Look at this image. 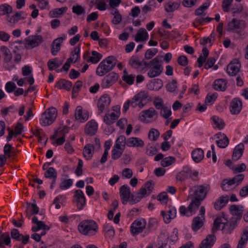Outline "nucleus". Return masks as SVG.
Wrapping results in <instances>:
<instances>
[{
	"mask_svg": "<svg viewBox=\"0 0 248 248\" xmlns=\"http://www.w3.org/2000/svg\"><path fill=\"white\" fill-rule=\"evenodd\" d=\"M188 186L189 187L190 193L193 191L194 188L195 189L194 198L188 205V210L193 212L196 211L199 208L201 202L205 199L207 193L209 191L210 186L209 184H207L196 186L193 187L189 185Z\"/></svg>",
	"mask_w": 248,
	"mask_h": 248,
	"instance_id": "1",
	"label": "nucleus"
},
{
	"mask_svg": "<svg viewBox=\"0 0 248 248\" xmlns=\"http://www.w3.org/2000/svg\"><path fill=\"white\" fill-rule=\"evenodd\" d=\"M240 220L237 217V218L232 217L228 221L227 217L222 213L221 216L217 217L214 220V226L212 229V232L215 233L217 230H223L225 228L226 233L231 234L237 226Z\"/></svg>",
	"mask_w": 248,
	"mask_h": 248,
	"instance_id": "2",
	"label": "nucleus"
},
{
	"mask_svg": "<svg viewBox=\"0 0 248 248\" xmlns=\"http://www.w3.org/2000/svg\"><path fill=\"white\" fill-rule=\"evenodd\" d=\"M117 59L113 56H110L103 60L96 68V73L99 76H103L112 70L115 66Z\"/></svg>",
	"mask_w": 248,
	"mask_h": 248,
	"instance_id": "3",
	"label": "nucleus"
},
{
	"mask_svg": "<svg viewBox=\"0 0 248 248\" xmlns=\"http://www.w3.org/2000/svg\"><path fill=\"white\" fill-rule=\"evenodd\" d=\"M120 195L123 204L125 205L129 201L131 205L135 204L140 201L142 196H135L131 194L129 187L127 185H124L120 188Z\"/></svg>",
	"mask_w": 248,
	"mask_h": 248,
	"instance_id": "4",
	"label": "nucleus"
},
{
	"mask_svg": "<svg viewBox=\"0 0 248 248\" xmlns=\"http://www.w3.org/2000/svg\"><path fill=\"white\" fill-rule=\"evenodd\" d=\"M78 229L84 235L92 236L97 232L98 225L93 220H84L79 224Z\"/></svg>",
	"mask_w": 248,
	"mask_h": 248,
	"instance_id": "5",
	"label": "nucleus"
},
{
	"mask_svg": "<svg viewBox=\"0 0 248 248\" xmlns=\"http://www.w3.org/2000/svg\"><path fill=\"white\" fill-rule=\"evenodd\" d=\"M57 116V109L55 108L51 107L42 114L40 123L43 126L49 125L54 122Z\"/></svg>",
	"mask_w": 248,
	"mask_h": 248,
	"instance_id": "6",
	"label": "nucleus"
},
{
	"mask_svg": "<svg viewBox=\"0 0 248 248\" xmlns=\"http://www.w3.org/2000/svg\"><path fill=\"white\" fill-rule=\"evenodd\" d=\"M246 27V24L245 21L233 18L228 24L227 31L240 34V36H241V33Z\"/></svg>",
	"mask_w": 248,
	"mask_h": 248,
	"instance_id": "7",
	"label": "nucleus"
},
{
	"mask_svg": "<svg viewBox=\"0 0 248 248\" xmlns=\"http://www.w3.org/2000/svg\"><path fill=\"white\" fill-rule=\"evenodd\" d=\"M205 209L204 207L201 206L200 210L199 215L195 217L192 221L191 228L194 231L198 230L203 225L204 222L205 221Z\"/></svg>",
	"mask_w": 248,
	"mask_h": 248,
	"instance_id": "8",
	"label": "nucleus"
},
{
	"mask_svg": "<svg viewBox=\"0 0 248 248\" xmlns=\"http://www.w3.org/2000/svg\"><path fill=\"white\" fill-rule=\"evenodd\" d=\"M146 223L144 219L135 220L130 226V232L133 236H136L143 232Z\"/></svg>",
	"mask_w": 248,
	"mask_h": 248,
	"instance_id": "9",
	"label": "nucleus"
},
{
	"mask_svg": "<svg viewBox=\"0 0 248 248\" xmlns=\"http://www.w3.org/2000/svg\"><path fill=\"white\" fill-rule=\"evenodd\" d=\"M148 97L147 93L145 92H140L130 100L131 106L133 108H136L139 106L140 108H142L145 104L143 103L142 101L146 100Z\"/></svg>",
	"mask_w": 248,
	"mask_h": 248,
	"instance_id": "10",
	"label": "nucleus"
},
{
	"mask_svg": "<svg viewBox=\"0 0 248 248\" xmlns=\"http://www.w3.org/2000/svg\"><path fill=\"white\" fill-rule=\"evenodd\" d=\"M26 42L25 47L31 49L39 46L43 41V37L40 35L30 36L25 39Z\"/></svg>",
	"mask_w": 248,
	"mask_h": 248,
	"instance_id": "11",
	"label": "nucleus"
},
{
	"mask_svg": "<svg viewBox=\"0 0 248 248\" xmlns=\"http://www.w3.org/2000/svg\"><path fill=\"white\" fill-rule=\"evenodd\" d=\"M153 64L152 67L149 70L147 75L150 78H154L159 76L163 72V67L162 65V61L161 59L158 60V62Z\"/></svg>",
	"mask_w": 248,
	"mask_h": 248,
	"instance_id": "12",
	"label": "nucleus"
},
{
	"mask_svg": "<svg viewBox=\"0 0 248 248\" xmlns=\"http://www.w3.org/2000/svg\"><path fill=\"white\" fill-rule=\"evenodd\" d=\"M110 97L107 94L100 97L97 102V108L98 114L102 113L105 109H107L110 103Z\"/></svg>",
	"mask_w": 248,
	"mask_h": 248,
	"instance_id": "13",
	"label": "nucleus"
},
{
	"mask_svg": "<svg viewBox=\"0 0 248 248\" xmlns=\"http://www.w3.org/2000/svg\"><path fill=\"white\" fill-rule=\"evenodd\" d=\"M119 76L115 73L111 72L106 76L102 80V88H108L111 86L118 79Z\"/></svg>",
	"mask_w": 248,
	"mask_h": 248,
	"instance_id": "14",
	"label": "nucleus"
},
{
	"mask_svg": "<svg viewBox=\"0 0 248 248\" xmlns=\"http://www.w3.org/2000/svg\"><path fill=\"white\" fill-rule=\"evenodd\" d=\"M74 197L78 208L82 209L86 204V198L83 191L80 189L76 190L74 192Z\"/></svg>",
	"mask_w": 248,
	"mask_h": 248,
	"instance_id": "15",
	"label": "nucleus"
},
{
	"mask_svg": "<svg viewBox=\"0 0 248 248\" xmlns=\"http://www.w3.org/2000/svg\"><path fill=\"white\" fill-rule=\"evenodd\" d=\"M156 114L157 112L154 108L151 107L149 109L143 110L141 112L140 115V120L143 123H149V121L147 120V119H151Z\"/></svg>",
	"mask_w": 248,
	"mask_h": 248,
	"instance_id": "16",
	"label": "nucleus"
},
{
	"mask_svg": "<svg viewBox=\"0 0 248 248\" xmlns=\"http://www.w3.org/2000/svg\"><path fill=\"white\" fill-rule=\"evenodd\" d=\"M242 103L241 101L237 98H234L231 102V113L233 115L239 114L242 109Z\"/></svg>",
	"mask_w": 248,
	"mask_h": 248,
	"instance_id": "17",
	"label": "nucleus"
},
{
	"mask_svg": "<svg viewBox=\"0 0 248 248\" xmlns=\"http://www.w3.org/2000/svg\"><path fill=\"white\" fill-rule=\"evenodd\" d=\"M11 237L16 241H22V243L25 245L29 241L30 237L29 235L24 236L19 233V231L16 229H13L11 232Z\"/></svg>",
	"mask_w": 248,
	"mask_h": 248,
	"instance_id": "18",
	"label": "nucleus"
},
{
	"mask_svg": "<svg viewBox=\"0 0 248 248\" xmlns=\"http://www.w3.org/2000/svg\"><path fill=\"white\" fill-rule=\"evenodd\" d=\"M244 207L242 205H232L229 207V210L232 215L233 218H239L240 220L244 211Z\"/></svg>",
	"mask_w": 248,
	"mask_h": 248,
	"instance_id": "19",
	"label": "nucleus"
},
{
	"mask_svg": "<svg viewBox=\"0 0 248 248\" xmlns=\"http://www.w3.org/2000/svg\"><path fill=\"white\" fill-rule=\"evenodd\" d=\"M216 237L214 234H208L203 240L198 248H211L214 244Z\"/></svg>",
	"mask_w": 248,
	"mask_h": 248,
	"instance_id": "20",
	"label": "nucleus"
},
{
	"mask_svg": "<svg viewBox=\"0 0 248 248\" xmlns=\"http://www.w3.org/2000/svg\"><path fill=\"white\" fill-rule=\"evenodd\" d=\"M66 38L65 35L55 39L51 44V52L53 56L56 55L61 49V44Z\"/></svg>",
	"mask_w": 248,
	"mask_h": 248,
	"instance_id": "21",
	"label": "nucleus"
},
{
	"mask_svg": "<svg viewBox=\"0 0 248 248\" xmlns=\"http://www.w3.org/2000/svg\"><path fill=\"white\" fill-rule=\"evenodd\" d=\"M97 127V123L94 120H92L87 124L85 128V132L88 135L93 136L96 133Z\"/></svg>",
	"mask_w": 248,
	"mask_h": 248,
	"instance_id": "22",
	"label": "nucleus"
},
{
	"mask_svg": "<svg viewBox=\"0 0 248 248\" xmlns=\"http://www.w3.org/2000/svg\"><path fill=\"white\" fill-rule=\"evenodd\" d=\"M144 144L143 141L139 138L131 137L126 140V145L130 147H142Z\"/></svg>",
	"mask_w": 248,
	"mask_h": 248,
	"instance_id": "23",
	"label": "nucleus"
},
{
	"mask_svg": "<svg viewBox=\"0 0 248 248\" xmlns=\"http://www.w3.org/2000/svg\"><path fill=\"white\" fill-rule=\"evenodd\" d=\"M229 200V197L227 195L221 196L214 203V206L215 209L217 210H220L227 204Z\"/></svg>",
	"mask_w": 248,
	"mask_h": 248,
	"instance_id": "24",
	"label": "nucleus"
},
{
	"mask_svg": "<svg viewBox=\"0 0 248 248\" xmlns=\"http://www.w3.org/2000/svg\"><path fill=\"white\" fill-rule=\"evenodd\" d=\"M141 61L139 56L134 55L130 57L128 62V64L133 68L143 70L144 69V67L141 68Z\"/></svg>",
	"mask_w": 248,
	"mask_h": 248,
	"instance_id": "25",
	"label": "nucleus"
},
{
	"mask_svg": "<svg viewBox=\"0 0 248 248\" xmlns=\"http://www.w3.org/2000/svg\"><path fill=\"white\" fill-rule=\"evenodd\" d=\"M75 118L79 120L80 122H84L87 121L89 118V115L87 113H83L82 108L81 106L77 107L75 113Z\"/></svg>",
	"mask_w": 248,
	"mask_h": 248,
	"instance_id": "26",
	"label": "nucleus"
},
{
	"mask_svg": "<svg viewBox=\"0 0 248 248\" xmlns=\"http://www.w3.org/2000/svg\"><path fill=\"white\" fill-rule=\"evenodd\" d=\"M244 149V145L241 143L237 145L234 149L232 155V159L235 161L238 160L242 155Z\"/></svg>",
	"mask_w": 248,
	"mask_h": 248,
	"instance_id": "27",
	"label": "nucleus"
},
{
	"mask_svg": "<svg viewBox=\"0 0 248 248\" xmlns=\"http://www.w3.org/2000/svg\"><path fill=\"white\" fill-rule=\"evenodd\" d=\"M227 82L225 79L220 78L216 79L214 82V88L217 91H225L227 89Z\"/></svg>",
	"mask_w": 248,
	"mask_h": 248,
	"instance_id": "28",
	"label": "nucleus"
},
{
	"mask_svg": "<svg viewBox=\"0 0 248 248\" xmlns=\"http://www.w3.org/2000/svg\"><path fill=\"white\" fill-rule=\"evenodd\" d=\"M148 33L144 28H140L137 32L135 41L137 42L146 41L148 38Z\"/></svg>",
	"mask_w": 248,
	"mask_h": 248,
	"instance_id": "29",
	"label": "nucleus"
},
{
	"mask_svg": "<svg viewBox=\"0 0 248 248\" xmlns=\"http://www.w3.org/2000/svg\"><path fill=\"white\" fill-rule=\"evenodd\" d=\"M192 158L196 163L200 162L204 157L203 151L201 148H197L191 153Z\"/></svg>",
	"mask_w": 248,
	"mask_h": 248,
	"instance_id": "30",
	"label": "nucleus"
},
{
	"mask_svg": "<svg viewBox=\"0 0 248 248\" xmlns=\"http://www.w3.org/2000/svg\"><path fill=\"white\" fill-rule=\"evenodd\" d=\"M240 67V63H237L235 64L233 63H230L228 65L227 72L230 76H235L239 71Z\"/></svg>",
	"mask_w": 248,
	"mask_h": 248,
	"instance_id": "31",
	"label": "nucleus"
},
{
	"mask_svg": "<svg viewBox=\"0 0 248 248\" xmlns=\"http://www.w3.org/2000/svg\"><path fill=\"white\" fill-rule=\"evenodd\" d=\"M67 10V7H63L60 8H55L50 11L49 15V16L52 18H58L64 14Z\"/></svg>",
	"mask_w": 248,
	"mask_h": 248,
	"instance_id": "32",
	"label": "nucleus"
},
{
	"mask_svg": "<svg viewBox=\"0 0 248 248\" xmlns=\"http://www.w3.org/2000/svg\"><path fill=\"white\" fill-rule=\"evenodd\" d=\"M94 153V146L92 144H87L83 148V154L87 159H90L93 157Z\"/></svg>",
	"mask_w": 248,
	"mask_h": 248,
	"instance_id": "33",
	"label": "nucleus"
},
{
	"mask_svg": "<svg viewBox=\"0 0 248 248\" xmlns=\"http://www.w3.org/2000/svg\"><path fill=\"white\" fill-rule=\"evenodd\" d=\"M72 86V83L71 81L64 79H61L57 82L55 86L59 89L70 91Z\"/></svg>",
	"mask_w": 248,
	"mask_h": 248,
	"instance_id": "34",
	"label": "nucleus"
},
{
	"mask_svg": "<svg viewBox=\"0 0 248 248\" xmlns=\"http://www.w3.org/2000/svg\"><path fill=\"white\" fill-rule=\"evenodd\" d=\"M148 86L149 89L158 91L162 87L163 81L159 78L155 79Z\"/></svg>",
	"mask_w": 248,
	"mask_h": 248,
	"instance_id": "35",
	"label": "nucleus"
},
{
	"mask_svg": "<svg viewBox=\"0 0 248 248\" xmlns=\"http://www.w3.org/2000/svg\"><path fill=\"white\" fill-rule=\"evenodd\" d=\"M166 212L168 214V218L165 219V223L168 224L170 222L171 219L176 217L177 211L174 207L169 206Z\"/></svg>",
	"mask_w": 248,
	"mask_h": 248,
	"instance_id": "36",
	"label": "nucleus"
},
{
	"mask_svg": "<svg viewBox=\"0 0 248 248\" xmlns=\"http://www.w3.org/2000/svg\"><path fill=\"white\" fill-rule=\"evenodd\" d=\"M248 241V230L244 229L243 231V233L241 239L239 240L237 248H243L244 245Z\"/></svg>",
	"mask_w": 248,
	"mask_h": 248,
	"instance_id": "37",
	"label": "nucleus"
},
{
	"mask_svg": "<svg viewBox=\"0 0 248 248\" xmlns=\"http://www.w3.org/2000/svg\"><path fill=\"white\" fill-rule=\"evenodd\" d=\"M44 176L47 179H56L57 178V172L54 168L49 167L45 172Z\"/></svg>",
	"mask_w": 248,
	"mask_h": 248,
	"instance_id": "38",
	"label": "nucleus"
},
{
	"mask_svg": "<svg viewBox=\"0 0 248 248\" xmlns=\"http://www.w3.org/2000/svg\"><path fill=\"white\" fill-rule=\"evenodd\" d=\"M0 50L4 56V61L7 63L9 62L12 59V54L10 50L7 47L2 46L0 47Z\"/></svg>",
	"mask_w": 248,
	"mask_h": 248,
	"instance_id": "39",
	"label": "nucleus"
},
{
	"mask_svg": "<svg viewBox=\"0 0 248 248\" xmlns=\"http://www.w3.org/2000/svg\"><path fill=\"white\" fill-rule=\"evenodd\" d=\"M92 54L93 56H90L89 59L87 60L88 62L97 63L102 57V55L96 51H93L92 52Z\"/></svg>",
	"mask_w": 248,
	"mask_h": 248,
	"instance_id": "40",
	"label": "nucleus"
},
{
	"mask_svg": "<svg viewBox=\"0 0 248 248\" xmlns=\"http://www.w3.org/2000/svg\"><path fill=\"white\" fill-rule=\"evenodd\" d=\"M162 58V56H157L156 57H155L154 59L150 61L149 62H147L145 61L144 59L141 60V68L142 67H151L153 64H155V63H157L156 62H158V60L161 59Z\"/></svg>",
	"mask_w": 248,
	"mask_h": 248,
	"instance_id": "41",
	"label": "nucleus"
},
{
	"mask_svg": "<svg viewBox=\"0 0 248 248\" xmlns=\"http://www.w3.org/2000/svg\"><path fill=\"white\" fill-rule=\"evenodd\" d=\"M73 184V180L71 179H62V182L60 184L59 188L61 190L68 189Z\"/></svg>",
	"mask_w": 248,
	"mask_h": 248,
	"instance_id": "42",
	"label": "nucleus"
},
{
	"mask_svg": "<svg viewBox=\"0 0 248 248\" xmlns=\"http://www.w3.org/2000/svg\"><path fill=\"white\" fill-rule=\"evenodd\" d=\"M122 79L129 85L133 84L135 80V76L133 75H128L126 69L124 71V75Z\"/></svg>",
	"mask_w": 248,
	"mask_h": 248,
	"instance_id": "43",
	"label": "nucleus"
},
{
	"mask_svg": "<svg viewBox=\"0 0 248 248\" xmlns=\"http://www.w3.org/2000/svg\"><path fill=\"white\" fill-rule=\"evenodd\" d=\"M124 149V148H117L114 146L112 150V158L114 160L118 159L122 155Z\"/></svg>",
	"mask_w": 248,
	"mask_h": 248,
	"instance_id": "44",
	"label": "nucleus"
},
{
	"mask_svg": "<svg viewBox=\"0 0 248 248\" xmlns=\"http://www.w3.org/2000/svg\"><path fill=\"white\" fill-rule=\"evenodd\" d=\"M126 144V138L124 136L121 135L119 136L115 142V146L117 148H124Z\"/></svg>",
	"mask_w": 248,
	"mask_h": 248,
	"instance_id": "45",
	"label": "nucleus"
},
{
	"mask_svg": "<svg viewBox=\"0 0 248 248\" xmlns=\"http://www.w3.org/2000/svg\"><path fill=\"white\" fill-rule=\"evenodd\" d=\"M12 11V7L7 4H4L0 6V16L10 14Z\"/></svg>",
	"mask_w": 248,
	"mask_h": 248,
	"instance_id": "46",
	"label": "nucleus"
},
{
	"mask_svg": "<svg viewBox=\"0 0 248 248\" xmlns=\"http://www.w3.org/2000/svg\"><path fill=\"white\" fill-rule=\"evenodd\" d=\"M179 4L172 1H169L166 4L165 6V10L167 12H172L179 7Z\"/></svg>",
	"mask_w": 248,
	"mask_h": 248,
	"instance_id": "47",
	"label": "nucleus"
},
{
	"mask_svg": "<svg viewBox=\"0 0 248 248\" xmlns=\"http://www.w3.org/2000/svg\"><path fill=\"white\" fill-rule=\"evenodd\" d=\"M175 158L173 156H169L163 159L161 162V165L163 167H167L174 163Z\"/></svg>",
	"mask_w": 248,
	"mask_h": 248,
	"instance_id": "48",
	"label": "nucleus"
},
{
	"mask_svg": "<svg viewBox=\"0 0 248 248\" xmlns=\"http://www.w3.org/2000/svg\"><path fill=\"white\" fill-rule=\"evenodd\" d=\"M211 119L216 125L217 128L219 129H222L224 127L225 124L222 119H220L218 117L213 116L211 117Z\"/></svg>",
	"mask_w": 248,
	"mask_h": 248,
	"instance_id": "49",
	"label": "nucleus"
},
{
	"mask_svg": "<svg viewBox=\"0 0 248 248\" xmlns=\"http://www.w3.org/2000/svg\"><path fill=\"white\" fill-rule=\"evenodd\" d=\"M233 185L231 179H224L221 183V187L224 191H229L232 189V186Z\"/></svg>",
	"mask_w": 248,
	"mask_h": 248,
	"instance_id": "50",
	"label": "nucleus"
},
{
	"mask_svg": "<svg viewBox=\"0 0 248 248\" xmlns=\"http://www.w3.org/2000/svg\"><path fill=\"white\" fill-rule=\"evenodd\" d=\"M111 14L114 15L112 22L114 24L117 25L119 24L122 20V16L119 13V10L115 9L114 12H111Z\"/></svg>",
	"mask_w": 248,
	"mask_h": 248,
	"instance_id": "51",
	"label": "nucleus"
},
{
	"mask_svg": "<svg viewBox=\"0 0 248 248\" xmlns=\"http://www.w3.org/2000/svg\"><path fill=\"white\" fill-rule=\"evenodd\" d=\"M57 60V58H55L49 60L48 61L47 66L49 70H52L57 67H59L61 65V62L59 63L56 62Z\"/></svg>",
	"mask_w": 248,
	"mask_h": 248,
	"instance_id": "52",
	"label": "nucleus"
},
{
	"mask_svg": "<svg viewBox=\"0 0 248 248\" xmlns=\"http://www.w3.org/2000/svg\"><path fill=\"white\" fill-rule=\"evenodd\" d=\"M158 50L156 48L148 49L146 50L144 55L145 60H150L154 57L157 53Z\"/></svg>",
	"mask_w": 248,
	"mask_h": 248,
	"instance_id": "53",
	"label": "nucleus"
},
{
	"mask_svg": "<svg viewBox=\"0 0 248 248\" xmlns=\"http://www.w3.org/2000/svg\"><path fill=\"white\" fill-rule=\"evenodd\" d=\"M159 136V132L158 130L154 128H152L148 133V138L152 141L156 140Z\"/></svg>",
	"mask_w": 248,
	"mask_h": 248,
	"instance_id": "54",
	"label": "nucleus"
},
{
	"mask_svg": "<svg viewBox=\"0 0 248 248\" xmlns=\"http://www.w3.org/2000/svg\"><path fill=\"white\" fill-rule=\"evenodd\" d=\"M177 88V81L175 79H173L170 82H169L166 85V88L168 91L173 93L175 92Z\"/></svg>",
	"mask_w": 248,
	"mask_h": 248,
	"instance_id": "55",
	"label": "nucleus"
},
{
	"mask_svg": "<svg viewBox=\"0 0 248 248\" xmlns=\"http://www.w3.org/2000/svg\"><path fill=\"white\" fill-rule=\"evenodd\" d=\"M65 197L63 195H60L56 197L53 201V204L55 205V208L59 209L61 208L60 203H62L65 201Z\"/></svg>",
	"mask_w": 248,
	"mask_h": 248,
	"instance_id": "56",
	"label": "nucleus"
},
{
	"mask_svg": "<svg viewBox=\"0 0 248 248\" xmlns=\"http://www.w3.org/2000/svg\"><path fill=\"white\" fill-rule=\"evenodd\" d=\"M229 142V140L227 137H226V138L216 140V143L217 146L221 148H225L226 147L228 146Z\"/></svg>",
	"mask_w": 248,
	"mask_h": 248,
	"instance_id": "57",
	"label": "nucleus"
},
{
	"mask_svg": "<svg viewBox=\"0 0 248 248\" xmlns=\"http://www.w3.org/2000/svg\"><path fill=\"white\" fill-rule=\"evenodd\" d=\"M104 231L109 237H113L115 234V231L113 227L108 224L104 226Z\"/></svg>",
	"mask_w": 248,
	"mask_h": 248,
	"instance_id": "58",
	"label": "nucleus"
},
{
	"mask_svg": "<svg viewBox=\"0 0 248 248\" xmlns=\"http://www.w3.org/2000/svg\"><path fill=\"white\" fill-rule=\"evenodd\" d=\"M5 89L7 93H11L16 89V86L14 82L9 81L6 83Z\"/></svg>",
	"mask_w": 248,
	"mask_h": 248,
	"instance_id": "59",
	"label": "nucleus"
},
{
	"mask_svg": "<svg viewBox=\"0 0 248 248\" xmlns=\"http://www.w3.org/2000/svg\"><path fill=\"white\" fill-rule=\"evenodd\" d=\"M209 6V3H204L202 6H200L195 11V14L196 16L202 15L203 12L206 10Z\"/></svg>",
	"mask_w": 248,
	"mask_h": 248,
	"instance_id": "60",
	"label": "nucleus"
},
{
	"mask_svg": "<svg viewBox=\"0 0 248 248\" xmlns=\"http://www.w3.org/2000/svg\"><path fill=\"white\" fill-rule=\"evenodd\" d=\"M179 211L181 214L187 216H191L193 214H195L196 211L191 212L188 210V206L187 208H186L184 206H181L179 208Z\"/></svg>",
	"mask_w": 248,
	"mask_h": 248,
	"instance_id": "61",
	"label": "nucleus"
},
{
	"mask_svg": "<svg viewBox=\"0 0 248 248\" xmlns=\"http://www.w3.org/2000/svg\"><path fill=\"white\" fill-rule=\"evenodd\" d=\"M244 179V175L243 174H239L235 175L231 179L233 184H236V185L238 186L242 182Z\"/></svg>",
	"mask_w": 248,
	"mask_h": 248,
	"instance_id": "62",
	"label": "nucleus"
},
{
	"mask_svg": "<svg viewBox=\"0 0 248 248\" xmlns=\"http://www.w3.org/2000/svg\"><path fill=\"white\" fill-rule=\"evenodd\" d=\"M24 14L23 12H16L13 16V22L15 23L18 22L21 19H25L26 16H24L23 15Z\"/></svg>",
	"mask_w": 248,
	"mask_h": 248,
	"instance_id": "63",
	"label": "nucleus"
},
{
	"mask_svg": "<svg viewBox=\"0 0 248 248\" xmlns=\"http://www.w3.org/2000/svg\"><path fill=\"white\" fill-rule=\"evenodd\" d=\"M72 11L77 15H80L85 13L84 8L78 5L74 6L72 8Z\"/></svg>",
	"mask_w": 248,
	"mask_h": 248,
	"instance_id": "64",
	"label": "nucleus"
}]
</instances>
